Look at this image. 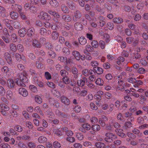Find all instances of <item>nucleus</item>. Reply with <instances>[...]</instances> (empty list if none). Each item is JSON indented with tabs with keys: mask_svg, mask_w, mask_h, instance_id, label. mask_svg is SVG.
Returning <instances> with one entry per match:
<instances>
[{
	"mask_svg": "<svg viewBox=\"0 0 148 148\" xmlns=\"http://www.w3.org/2000/svg\"><path fill=\"white\" fill-rule=\"evenodd\" d=\"M10 17L12 19H16L18 16V14L14 11H12L10 13Z\"/></svg>",
	"mask_w": 148,
	"mask_h": 148,
	"instance_id": "nucleus-34",
	"label": "nucleus"
},
{
	"mask_svg": "<svg viewBox=\"0 0 148 148\" xmlns=\"http://www.w3.org/2000/svg\"><path fill=\"white\" fill-rule=\"evenodd\" d=\"M19 36L21 37H24L26 33V30L25 28L20 29L18 32Z\"/></svg>",
	"mask_w": 148,
	"mask_h": 148,
	"instance_id": "nucleus-14",
	"label": "nucleus"
},
{
	"mask_svg": "<svg viewBox=\"0 0 148 148\" xmlns=\"http://www.w3.org/2000/svg\"><path fill=\"white\" fill-rule=\"evenodd\" d=\"M18 91L19 93L24 97H26L28 95V91L24 88H20L18 89Z\"/></svg>",
	"mask_w": 148,
	"mask_h": 148,
	"instance_id": "nucleus-6",
	"label": "nucleus"
},
{
	"mask_svg": "<svg viewBox=\"0 0 148 148\" xmlns=\"http://www.w3.org/2000/svg\"><path fill=\"white\" fill-rule=\"evenodd\" d=\"M21 18L23 20H26L27 19V17L24 12H22V11L19 13Z\"/></svg>",
	"mask_w": 148,
	"mask_h": 148,
	"instance_id": "nucleus-60",
	"label": "nucleus"
},
{
	"mask_svg": "<svg viewBox=\"0 0 148 148\" xmlns=\"http://www.w3.org/2000/svg\"><path fill=\"white\" fill-rule=\"evenodd\" d=\"M35 101L39 104H40L42 102V99L38 95H36L35 97Z\"/></svg>",
	"mask_w": 148,
	"mask_h": 148,
	"instance_id": "nucleus-42",
	"label": "nucleus"
},
{
	"mask_svg": "<svg viewBox=\"0 0 148 148\" xmlns=\"http://www.w3.org/2000/svg\"><path fill=\"white\" fill-rule=\"evenodd\" d=\"M76 137L78 140H82L84 138L83 134L80 133H78L77 134Z\"/></svg>",
	"mask_w": 148,
	"mask_h": 148,
	"instance_id": "nucleus-53",
	"label": "nucleus"
},
{
	"mask_svg": "<svg viewBox=\"0 0 148 148\" xmlns=\"http://www.w3.org/2000/svg\"><path fill=\"white\" fill-rule=\"evenodd\" d=\"M99 20V25L100 27H103L105 24L106 22L104 21L105 18L103 16H100L98 17Z\"/></svg>",
	"mask_w": 148,
	"mask_h": 148,
	"instance_id": "nucleus-18",
	"label": "nucleus"
},
{
	"mask_svg": "<svg viewBox=\"0 0 148 148\" xmlns=\"http://www.w3.org/2000/svg\"><path fill=\"white\" fill-rule=\"evenodd\" d=\"M27 75L25 71H23L18 73L17 75V79L23 80V82H27L28 80L26 77Z\"/></svg>",
	"mask_w": 148,
	"mask_h": 148,
	"instance_id": "nucleus-2",
	"label": "nucleus"
},
{
	"mask_svg": "<svg viewBox=\"0 0 148 148\" xmlns=\"http://www.w3.org/2000/svg\"><path fill=\"white\" fill-rule=\"evenodd\" d=\"M13 25L15 29L19 28L21 27V23L17 21L14 22L13 23Z\"/></svg>",
	"mask_w": 148,
	"mask_h": 148,
	"instance_id": "nucleus-37",
	"label": "nucleus"
},
{
	"mask_svg": "<svg viewBox=\"0 0 148 148\" xmlns=\"http://www.w3.org/2000/svg\"><path fill=\"white\" fill-rule=\"evenodd\" d=\"M9 47L11 50L12 51L15 52L17 51V48L15 45L13 43H10Z\"/></svg>",
	"mask_w": 148,
	"mask_h": 148,
	"instance_id": "nucleus-39",
	"label": "nucleus"
},
{
	"mask_svg": "<svg viewBox=\"0 0 148 148\" xmlns=\"http://www.w3.org/2000/svg\"><path fill=\"white\" fill-rule=\"evenodd\" d=\"M11 8L14 10L18 11L19 13L22 10V6L18 4H12L11 5Z\"/></svg>",
	"mask_w": 148,
	"mask_h": 148,
	"instance_id": "nucleus-9",
	"label": "nucleus"
},
{
	"mask_svg": "<svg viewBox=\"0 0 148 148\" xmlns=\"http://www.w3.org/2000/svg\"><path fill=\"white\" fill-rule=\"evenodd\" d=\"M113 22L117 24H121L122 23L123 21V19L121 17H115L113 19Z\"/></svg>",
	"mask_w": 148,
	"mask_h": 148,
	"instance_id": "nucleus-21",
	"label": "nucleus"
},
{
	"mask_svg": "<svg viewBox=\"0 0 148 148\" xmlns=\"http://www.w3.org/2000/svg\"><path fill=\"white\" fill-rule=\"evenodd\" d=\"M33 46L35 47L40 48L41 46L40 42L36 40L35 39L32 42Z\"/></svg>",
	"mask_w": 148,
	"mask_h": 148,
	"instance_id": "nucleus-28",
	"label": "nucleus"
},
{
	"mask_svg": "<svg viewBox=\"0 0 148 148\" xmlns=\"http://www.w3.org/2000/svg\"><path fill=\"white\" fill-rule=\"evenodd\" d=\"M0 46H1L3 49H6V45L1 39H0Z\"/></svg>",
	"mask_w": 148,
	"mask_h": 148,
	"instance_id": "nucleus-55",
	"label": "nucleus"
},
{
	"mask_svg": "<svg viewBox=\"0 0 148 148\" xmlns=\"http://www.w3.org/2000/svg\"><path fill=\"white\" fill-rule=\"evenodd\" d=\"M99 47L102 49L105 48L106 44L105 42L103 40H101L99 41Z\"/></svg>",
	"mask_w": 148,
	"mask_h": 148,
	"instance_id": "nucleus-46",
	"label": "nucleus"
},
{
	"mask_svg": "<svg viewBox=\"0 0 148 148\" xmlns=\"http://www.w3.org/2000/svg\"><path fill=\"white\" fill-rule=\"evenodd\" d=\"M117 118L119 121H124L122 114L121 113H118L117 114Z\"/></svg>",
	"mask_w": 148,
	"mask_h": 148,
	"instance_id": "nucleus-47",
	"label": "nucleus"
},
{
	"mask_svg": "<svg viewBox=\"0 0 148 148\" xmlns=\"http://www.w3.org/2000/svg\"><path fill=\"white\" fill-rule=\"evenodd\" d=\"M48 54L49 57L52 58H54L56 56L55 53L53 51L51 50L48 51Z\"/></svg>",
	"mask_w": 148,
	"mask_h": 148,
	"instance_id": "nucleus-49",
	"label": "nucleus"
},
{
	"mask_svg": "<svg viewBox=\"0 0 148 148\" xmlns=\"http://www.w3.org/2000/svg\"><path fill=\"white\" fill-rule=\"evenodd\" d=\"M38 16L43 21L49 20L51 18L50 16L47 13L43 11H41Z\"/></svg>",
	"mask_w": 148,
	"mask_h": 148,
	"instance_id": "nucleus-1",
	"label": "nucleus"
},
{
	"mask_svg": "<svg viewBox=\"0 0 148 148\" xmlns=\"http://www.w3.org/2000/svg\"><path fill=\"white\" fill-rule=\"evenodd\" d=\"M63 53L66 56H68L70 54V51L66 47H64L62 49Z\"/></svg>",
	"mask_w": 148,
	"mask_h": 148,
	"instance_id": "nucleus-31",
	"label": "nucleus"
},
{
	"mask_svg": "<svg viewBox=\"0 0 148 148\" xmlns=\"http://www.w3.org/2000/svg\"><path fill=\"white\" fill-rule=\"evenodd\" d=\"M62 18L64 21L66 22H70L71 20V16L68 14L63 15L62 16Z\"/></svg>",
	"mask_w": 148,
	"mask_h": 148,
	"instance_id": "nucleus-29",
	"label": "nucleus"
},
{
	"mask_svg": "<svg viewBox=\"0 0 148 148\" xmlns=\"http://www.w3.org/2000/svg\"><path fill=\"white\" fill-rule=\"evenodd\" d=\"M34 111L37 112H39L41 115H43V113L41 110V108L39 106H36L34 109Z\"/></svg>",
	"mask_w": 148,
	"mask_h": 148,
	"instance_id": "nucleus-50",
	"label": "nucleus"
},
{
	"mask_svg": "<svg viewBox=\"0 0 148 148\" xmlns=\"http://www.w3.org/2000/svg\"><path fill=\"white\" fill-rule=\"evenodd\" d=\"M65 84H68L70 83L69 78L67 77H63L62 79Z\"/></svg>",
	"mask_w": 148,
	"mask_h": 148,
	"instance_id": "nucleus-52",
	"label": "nucleus"
},
{
	"mask_svg": "<svg viewBox=\"0 0 148 148\" xmlns=\"http://www.w3.org/2000/svg\"><path fill=\"white\" fill-rule=\"evenodd\" d=\"M39 42L41 46L42 45H45L46 43V39L43 37L40 38L39 40Z\"/></svg>",
	"mask_w": 148,
	"mask_h": 148,
	"instance_id": "nucleus-58",
	"label": "nucleus"
},
{
	"mask_svg": "<svg viewBox=\"0 0 148 148\" xmlns=\"http://www.w3.org/2000/svg\"><path fill=\"white\" fill-rule=\"evenodd\" d=\"M49 4L53 8H56L59 5V3L56 0H51L49 1Z\"/></svg>",
	"mask_w": 148,
	"mask_h": 148,
	"instance_id": "nucleus-20",
	"label": "nucleus"
},
{
	"mask_svg": "<svg viewBox=\"0 0 148 148\" xmlns=\"http://www.w3.org/2000/svg\"><path fill=\"white\" fill-rule=\"evenodd\" d=\"M59 34L56 31L52 32L51 35V38L52 41H55L57 39Z\"/></svg>",
	"mask_w": 148,
	"mask_h": 148,
	"instance_id": "nucleus-15",
	"label": "nucleus"
},
{
	"mask_svg": "<svg viewBox=\"0 0 148 148\" xmlns=\"http://www.w3.org/2000/svg\"><path fill=\"white\" fill-rule=\"evenodd\" d=\"M82 16L81 12L78 10L76 11L74 13L73 20L75 22L78 21Z\"/></svg>",
	"mask_w": 148,
	"mask_h": 148,
	"instance_id": "nucleus-4",
	"label": "nucleus"
},
{
	"mask_svg": "<svg viewBox=\"0 0 148 148\" xmlns=\"http://www.w3.org/2000/svg\"><path fill=\"white\" fill-rule=\"evenodd\" d=\"M27 82H23V80L21 79H17L16 81V83L18 86H25V83Z\"/></svg>",
	"mask_w": 148,
	"mask_h": 148,
	"instance_id": "nucleus-38",
	"label": "nucleus"
},
{
	"mask_svg": "<svg viewBox=\"0 0 148 148\" xmlns=\"http://www.w3.org/2000/svg\"><path fill=\"white\" fill-rule=\"evenodd\" d=\"M38 141L40 143H42L45 142L47 141V138L44 136H41L38 139Z\"/></svg>",
	"mask_w": 148,
	"mask_h": 148,
	"instance_id": "nucleus-36",
	"label": "nucleus"
},
{
	"mask_svg": "<svg viewBox=\"0 0 148 148\" xmlns=\"http://www.w3.org/2000/svg\"><path fill=\"white\" fill-rule=\"evenodd\" d=\"M53 147L55 148H60L61 147L60 144L58 141H55L53 143Z\"/></svg>",
	"mask_w": 148,
	"mask_h": 148,
	"instance_id": "nucleus-54",
	"label": "nucleus"
},
{
	"mask_svg": "<svg viewBox=\"0 0 148 148\" xmlns=\"http://www.w3.org/2000/svg\"><path fill=\"white\" fill-rule=\"evenodd\" d=\"M117 63L118 64H120L121 62H123L125 60V58L122 56H120L118 58Z\"/></svg>",
	"mask_w": 148,
	"mask_h": 148,
	"instance_id": "nucleus-57",
	"label": "nucleus"
},
{
	"mask_svg": "<svg viewBox=\"0 0 148 148\" xmlns=\"http://www.w3.org/2000/svg\"><path fill=\"white\" fill-rule=\"evenodd\" d=\"M140 54L138 52L134 53L133 54L132 57L133 59H138L140 57Z\"/></svg>",
	"mask_w": 148,
	"mask_h": 148,
	"instance_id": "nucleus-56",
	"label": "nucleus"
},
{
	"mask_svg": "<svg viewBox=\"0 0 148 148\" xmlns=\"http://www.w3.org/2000/svg\"><path fill=\"white\" fill-rule=\"evenodd\" d=\"M105 135L107 137L110 138L113 140L116 139L117 138L116 135L110 132L106 133Z\"/></svg>",
	"mask_w": 148,
	"mask_h": 148,
	"instance_id": "nucleus-16",
	"label": "nucleus"
},
{
	"mask_svg": "<svg viewBox=\"0 0 148 148\" xmlns=\"http://www.w3.org/2000/svg\"><path fill=\"white\" fill-rule=\"evenodd\" d=\"M44 76L45 78L47 80L51 79V75L48 72H45V73Z\"/></svg>",
	"mask_w": 148,
	"mask_h": 148,
	"instance_id": "nucleus-51",
	"label": "nucleus"
},
{
	"mask_svg": "<svg viewBox=\"0 0 148 148\" xmlns=\"http://www.w3.org/2000/svg\"><path fill=\"white\" fill-rule=\"evenodd\" d=\"M132 125L133 124L131 122L126 121L124 123L123 127L125 129H126L132 127Z\"/></svg>",
	"mask_w": 148,
	"mask_h": 148,
	"instance_id": "nucleus-30",
	"label": "nucleus"
},
{
	"mask_svg": "<svg viewBox=\"0 0 148 148\" xmlns=\"http://www.w3.org/2000/svg\"><path fill=\"white\" fill-rule=\"evenodd\" d=\"M1 70L3 73L6 75H9L10 73V69L7 66H4L1 69Z\"/></svg>",
	"mask_w": 148,
	"mask_h": 148,
	"instance_id": "nucleus-11",
	"label": "nucleus"
},
{
	"mask_svg": "<svg viewBox=\"0 0 148 148\" xmlns=\"http://www.w3.org/2000/svg\"><path fill=\"white\" fill-rule=\"evenodd\" d=\"M4 57L8 64H12V61L11 57L8 52H6L4 53Z\"/></svg>",
	"mask_w": 148,
	"mask_h": 148,
	"instance_id": "nucleus-5",
	"label": "nucleus"
},
{
	"mask_svg": "<svg viewBox=\"0 0 148 148\" xmlns=\"http://www.w3.org/2000/svg\"><path fill=\"white\" fill-rule=\"evenodd\" d=\"M61 75L63 77H67L68 75V72L65 70H62L60 71Z\"/></svg>",
	"mask_w": 148,
	"mask_h": 148,
	"instance_id": "nucleus-43",
	"label": "nucleus"
},
{
	"mask_svg": "<svg viewBox=\"0 0 148 148\" xmlns=\"http://www.w3.org/2000/svg\"><path fill=\"white\" fill-rule=\"evenodd\" d=\"M6 97L9 100L11 99L12 97V92L11 91L8 90L6 92Z\"/></svg>",
	"mask_w": 148,
	"mask_h": 148,
	"instance_id": "nucleus-45",
	"label": "nucleus"
},
{
	"mask_svg": "<svg viewBox=\"0 0 148 148\" xmlns=\"http://www.w3.org/2000/svg\"><path fill=\"white\" fill-rule=\"evenodd\" d=\"M47 30L44 28H41L39 31V33L42 35H44L46 33Z\"/></svg>",
	"mask_w": 148,
	"mask_h": 148,
	"instance_id": "nucleus-63",
	"label": "nucleus"
},
{
	"mask_svg": "<svg viewBox=\"0 0 148 148\" xmlns=\"http://www.w3.org/2000/svg\"><path fill=\"white\" fill-rule=\"evenodd\" d=\"M8 84L9 87L11 88H13L15 85V83L14 81L12 79H9L8 82Z\"/></svg>",
	"mask_w": 148,
	"mask_h": 148,
	"instance_id": "nucleus-33",
	"label": "nucleus"
},
{
	"mask_svg": "<svg viewBox=\"0 0 148 148\" xmlns=\"http://www.w3.org/2000/svg\"><path fill=\"white\" fill-rule=\"evenodd\" d=\"M86 85L88 89L93 90L97 89V86H95V85L91 83L90 82H87Z\"/></svg>",
	"mask_w": 148,
	"mask_h": 148,
	"instance_id": "nucleus-22",
	"label": "nucleus"
},
{
	"mask_svg": "<svg viewBox=\"0 0 148 148\" xmlns=\"http://www.w3.org/2000/svg\"><path fill=\"white\" fill-rule=\"evenodd\" d=\"M92 70V69H90L89 70H88L87 69H84L82 71V74L84 76L87 77L89 76V75H90V71Z\"/></svg>",
	"mask_w": 148,
	"mask_h": 148,
	"instance_id": "nucleus-27",
	"label": "nucleus"
},
{
	"mask_svg": "<svg viewBox=\"0 0 148 148\" xmlns=\"http://www.w3.org/2000/svg\"><path fill=\"white\" fill-rule=\"evenodd\" d=\"M84 80L80 79V80H78L77 81V84L80 87H82L84 86L85 85V83Z\"/></svg>",
	"mask_w": 148,
	"mask_h": 148,
	"instance_id": "nucleus-62",
	"label": "nucleus"
},
{
	"mask_svg": "<svg viewBox=\"0 0 148 148\" xmlns=\"http://www.w3.org/2000/svg\"><path fill=\"white\" fill-rule=\"evenodd\" d=\"M55 114L59 117H61L62 118L67 119L69 117L68 114L58 110H56Z\"/></svg>",
	"mask_w": 148,
	"mask_h": 148,
	"instance_id": "nucleus-3",
	"label": "nucleus"
},
{
	"mask_svg": "<svg viewBox=\"0 0 148 148\" xmlns=\"http://www.w3.org/2000/svg\"><path fill=\"white\" fill-rule=\"evenodd\" d=\"M127 81L129 83L132 84L135 83L136 82V79L134 78L130 77L128 78Z\"/></svg>",
	"mask_w": 148,
	"mask_h": 148,
	"instance_id": "nucleus-64",
	"label": "nucleus"
},
{
	"mask_svg": "<svg viewBox=\"0 0 148 148\" xmlns=\"http://www.w3.org/2000/svg\"><path fill=\"white\" fill-rule=\"evenodd\" d=\"M34 29L33 28L29 29L27 31V34L29 37L32 36L34 34Z\"/></svg>",
	"mask_w": 148,
	"mask_h": 148,
	"instance_id": "nucleus-35",
	"label": "nucleus"
},
{
	"mask_svg": "<svg viewBox=\"0 0 148 148\" xmlns=\"http://www.w3.org/2000/svg\"><path fill=\"white\" fill-rule=\"evenodd\" d=\"M60 100L62 103L66 105H69L70 103V101L68 97L64 96H62L60 97Z\"/></svg>",
	"mask_w": 148,
	"mask_h": 148,
	"instance_id": "nucleus-7",
	"label": "nucleus"
},
{
	"mask_svg": "<svg viewBox=\"0 0 148 148\" xmlns=\"http://www.w3.org/2000/svg\"><path fill=\"white\" fill-rule=\"evenodd\" d=\"M90 76L89 77V79L92 82H94L96 79L97 76L95 75V74L94 72L92 71H90Z\"/></svg>",
	"mask_w": 148,
	"mask_h": 148,
	"instance_id": "nucleus-12",
	"label": "nucleus"
},
{
	"mask_svg": "<svg viewBox=\"0 0 148 148\" xmlns=\"http://www.w3.org/2000/svg\"><path fill=\"white\" fill-rule=\"evenodd\" d=\"M62 11L64 13H68L69 12V10L65 4H62L60 6Z\"/></svg>",
	"mask_w": 148,
	"mask_h": 148,
	"instance_id": "nucleus-19",
	"label": "nucleus"
},
{
	"mask_svg": "<svg viewBox=\"0 0 148 148\" xmlns=\"http://www.w3.org/2000/svg\"><path fill=\"white\" fill-rule=\"evenodd\" d=\"M82 128L79 129V130L83 132H86L85 130H90L91 127L90 125L88 124H84L82 125Z\"/></svg>",
	"mask_w": 148,
	"mask_h": 148,
	"instance_id": "nucleus-8",
	"label": "nucleus"
},
{
	"mask_svg": "<svg viewBox=\"0 0 148 148\" xmlns=\"http://www.w3.org/2000/svg\"><path fill=\"white\" fill-rule=\"evenodd\" d=\"M93 71L95 73V74L96 73L98 75L101 74L103 72V70L99 66H95L93 68Z\"/></svg>",
	"mask_w": 148,
	"mask_h": 148,
	"instance_id": "nucleus-10",
	"label": "nucleus"
},
{
	"mask_svg": "<svg viewBox=\"0 0 148 148\" xmlns=\"http://www.w3.org/2000/svg\"><path fill=\"white\" fill-rule=\"evenodd\" d=\"M17 49L20 52H22L24 51V47L22 45L20 44H18L17 46Z\"/></svg>",
	"mask_w": 148,
	"mask_h": 148,
	"instance_id": "nucleus-48",
	"label": "nucleus"
},
{
	"mask_svg": "<svg viewBox=\"0 0 148 148\" xmlns=\"http://www.w3.org/2000/svg\"><path fill=\"white\" fill-rule=\"evenodd\" d=\"M75 29L78 31H80L83 28L82 25L79 22L76 23L74 25Z\"/></svg>",
	"mask_w": 148,
	"mask_h": 148,
	"instance_id": "nucleus-17",
	"label": "nucleus"
},
{
	"mask_svg": "<svg viewBox=\"0 0 148 148\" xmlns=\"http://www.w3.org/2000/svg\"><path fill=\"white\" fill-rule=\"evenodd\" d=\"M29 87L30 90L34 92H36L37 91L36 87L34 85H30Z\"/></svg>",
	"mask_w": 148,
	"mask_h": 148,
	"instance_id": "nucleus-61",
	"label": "nucleus"
},
{
	"mask_svg": "<svg viewBox=\"0 0 148 148\" xmlns=\"http://www.w3.org/2000/svg\"><path fill=\"white\" fill-rule=\"evenodd\" d=\"M95 146L97 148H104L105 145L103 143L98 142L96 143Z\"/></svg>",
	"mask_w": 148,
	"mask_h": 148,
	"instance_id": "nucleus-41",
	"label": "nucleus"
},
{
	"mask_svg": "<svg viewBox=\"0 0 148 148\" xmlns=\"http://www.w3.org/2000/svg\"><path fill=\"white\" fill-rule=\"evenodd\" d=\"M78 40L79 43L82 45H84L87 42L86 38L82 36L78 38Z\"/></svg>",
	"mask_w": 148,
	"mask_h": 148,
	"instance_id": "nucleus-26",
	"label": "nucleus"
},
{
	"mask_svg": "<svg viewBox=\"0 0 148 148\" xmlns=\"http://www.w3.org/2000/svg\"><path fill=\"white\" fill-rule=\"evenodd\" d=\"M17 36L14 33L12 34L11 35V39L13 42H16L17 40Z\"/></svg>",
	"mask_w": 148,
	"mask_h": 148,
	"instance_id": "nucleus-44",
	"label": "nucleus"
},
{
	"mask_svg": "<svg viewBox=\"0 0 148 148\" xmlns=\"http://www.w3.org/2000/svg\"><path fill=\"white\" fill-rule=\"evenodd\" d=\"M59 60L63 62L64 64H67L69 63V61H67V59L66 57L63 56L59 57L58 58Z\"/></svg>",
	"mask_w": 148,
	"mask_h": 148,
	"instance_id": "nucleus-32",
	"label": "nucleus"
},
{
	"mask_svg": "<svg viewBox=\"0 0 148 148\" xmlns=\"http://www.w3.org/2000/svg\"><path fill=\"white\" fill-rule=\"evenodd\" d=\"M91 127L92 130L95 132L99 131L101 128L100 126L98 124L93 125Z\"/></svg>",
	"mask_w": 148,
	"mask_h": 148,
	"instance_id": "nucleus-24",
	"label": "nucleus"
},
{
	"mask_svg": "<svg viewBox=\"0 0 148 148\" xmlns=\"http://www.w3.org/2000/svg\"><path fill=\"white\" fill-rule=\"evenodd\" d=\"M25 44L27 47H29L32 44V39L30 38L27 39L25 40Z\"/></svg>",
	"mask_w": 148,
	"mask_h": 148,
	"instance_id": "nucleus-59",
	"label": "nucleus"
},
{
	"mask_svg": "<svg viewBox=\"0 0 148 148\" xmlns=\"http://www.w3.org/2000/svg\"><path fill=\"white\" fill-rule=\"evenodd\" d=\"M72 54L76 60H80L81 55L78 51H74L72 52Z\"/></svg>",
	"mask_w": 148,
	"mask_h": 148,
	"instance_id": "nucleus-13",
	"label": "nucleus"
},
{
	"mask_svg": "<svg viewBox=\"0 0 148 148\" xmlns=\"http://www.w3.org/2000/svg\"><path fill=\"white\" fill-rule=\"evenodd\" d=\"M131 104L132 106L130 107L129 109V110L131 112L133 113L136 111L137 109L136 106H132L134 104V102H132Z\"/></svg>",
	"mask_w": 148,
	"mask_h": 148,
	"instance_id": "nucleus-40",
	"label": "nucleus"
},
{
	"mask_svg": "<svg viewBox=\"0 0 148 148\" xmlns=\"http://www.w3.org/2000/svg\"><path fill=\"white\" fill-rule=\"evenodd\" d=\"M95 82L97 85L99 86H103V80L100 78H98L96 79Z\"/></svg>",
	"mask_w": 148,
	"mask_h": 148,
	"instance_id": "nucleus-25",
	"label": "nucleus"
},
{
	"mask_svg": "<svg viewBox=\"0 0 148 148\" xmlns=\"http://www.w3.org/2000/svg\"><path fill=\"white\" fill-rule=\"evenodd\" d=\"M105 126V128L106 130L110 132H111L112 130V128L113 126V122H111L108 124H106Z\"/></svg>",
	"mask_w": 148,
	"mask_h": 148,
	"instance_id": "nucleus-23",
	"label": "nucleus"
}]
</instances>
